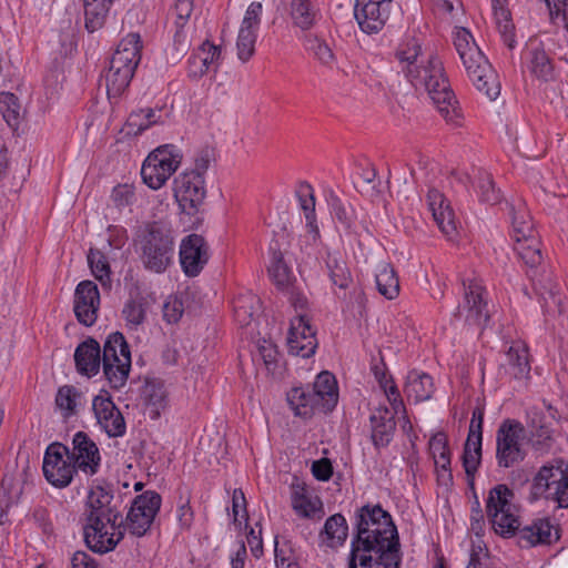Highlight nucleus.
<instances>
[{
	"label": "nucleus",
	"instance_id": "f257e3e1",
	"mask_svg": "<svg viewBox=\"0 0 568 568\" xmlns=\"http://www.w3.org/2000/svg\"><path fill=\"white\" fill-rule=\"evenodd\" d=\"M354 526L348 568H399V537L386 510L365 505L356 510Z\"/></svg>",
	"mask_w": 568,
	"mask_h": 568
},
{
	"label": "nucleus",
	"instance_id": "f03ea898",
	"mask_svg": "<svg viewBox=\"0 0 568 568\" xmlns=\"http://www.w3.org/2000/svg\"><path fill=\"white\" fill-rule=\"evenodd\" d=\"M509 210L511 237L514 240V251L518 258L526 266V274L534 285V290L539 297L541 307L546 314L566 316L564 305V287L555 278L550 271L542 270L538 272L537 267L541 265L542 254L540 241L524 201L517 200L507 204Z\"/></svg>",
	"mask_w": 568,
	"mask_h": 568
},
{
	"label": "nucleus",
	"instance_id": "7ed1b4c3",
	"mask_svg": "<svg viewBox=\"0 0 568 568\" xmlns=\"http://www.w3.org/2000/svg\"><path fill=\"white\" fill-rule=\"evenodd\" d=\"M400 71L416 89H425L447 123L460 125L462 112L442 61L425 54L417 38H408L395 51Z\"/></svg>",
	"mask_w": 568,
	"mask_h": 568
},
{
	"label": "nucleus",
	"instance_id": "20e7f679",
	"mask_svg": "<svg viewBox=\"0 0 568 568\" xmlns=\"http://www.w3.org/2000/svg\"><path fill=\"white\" fill-rule=\"evenodd\" d=\"M514 493L506 485H497L490 489L486 501L487 516L494 530L503 537L517 536L521 548L549 545L559 539L548 518H539L520 527L518 507L514 504Z\"/></svg>",
	"mask_w": 568,
	"mask_h": 568
},
{
	"label": "nucleus",
	"instance_id": "39448f33",
	"mask_svg": "<svg viewBox=\"0 0 568 568\" xmlns=\"http://www.w3.org/2000/svg\"><path fill=\"white\" fill-rule=\"evenodd\" d=\"M112 490L101 485L92 487L88 495L84 541L98 554L113 550L125 534L122 516L116 507L112 506Z\"/></svg>",
	"mask_w": 568,
	"mask_h": 568
},
{
	"label": "nucleus",
	"instance_id": "423d86ee",
	"mask_svg": "<svg viewBox=\"0 0 568 568\" xmlns=\"http://www.w3.org/2000/svg\"><path fill=\"white\" fill-rule=\"evenodd\" d=\"M135 245L140 262L146 271L162 274L173 264L174 237L163 223H148L138 235Z\"/></svg>",
	"mask_w": 568,
	"mask_h": 568
},
{
	"label": "nucleus",
	"instance_id": "0eeeda50",
	"mask_svg": "<svg viewBox=\"0 0 568 568\" xmlns=\"http://www.w3.org/2000/svg\"><path fill=\"white\" fill-rule=\"evenodd\" d=\"M142 41L136 32L126 34L118 44L104 73L109 99L119 98L129 87L141 60Z\"/></svg>",
	"mask_w": 568,
	"mask_h": 568
},
{
	"label": "nucleus",
	"instance_id": "6e6552de",
	"mask_svg": "<svg viewBox=\"0 0 568 568\" xmlns=\"http://www.w3.org/2000/svg\"><path fill=\"white\" fill-rule=\"evenodd\" d=\"M531 495L568 508V462L554 458L542 465L532 478Z\"/></svg>",
	"mask_w": 568,
	"mask_h": 568
},
{
	"label": "nucleus",
	"instance_id": "1a4fd4ad",
	"mask_svg": "<svg viewBox=\"0 0 568 568\" xmlns=\"http://www.w3.org/2000/svg\"><path fill=\"white\" fill-rule=\"evenodd\" d=\"M103 374L113 389L122 388L129 378L131 369L130 346L120 332L111 333L103 345Z\"/></svg>",
	"mask_w": 568,
	"mask_h": 568
},
{
	"label": "nucleus",
	"instance_id": "9d476101",
	"mask_svg": "<svg viewBox=\"0 0 568 568\" xmlns=\"http://www.w3.org/2000/svg\"><path fill=\"white\" fill-rule=\"evenodd\" d=\"M526 429L514 418L504 419L496 430V462L500 468H511L523 463L527 456L525 447Z\"/></svg>",
	"mask_w": 568,
	"mask_h": 568
},
{
	"label": "nucleus",
	"instance_id": "9b49d317",
	"mask_svg": "<svg viewBox=\"0 0 568 568\" xmlns=\"http://www.w3.org/2000/svg\"><path fill=\"white\" fill-rule=\"evenodd\" d=\"M182 163V153L173 144H164L153 150L141 168L143 182L152 190H159L176 172Z\"/></svg>",
	"mask_w": 568,
	"mask_h": 568
},
{
	"label": "nucleus",
	"instance_id": "f8f14e48",
	"mask_svg": "<svg viewBox=\"0 0 568 568\" xmlns=\"http://www.w3.org/2000/svg\"><path fill=\"white\" fill-rule=\"evenodd\" d=\"M162 504L161 495L154 490H146L138 495L131 505L125 518V530L135 537H142L151 529L155 516Z\"/></svg>",
	"mask_w": 568,
	"mask_h": 568
},
{
	"label": "nucleus",
	"instance_id": "ddd939ff",
	"mask_svg": "<svg viewBox=\"0 0 568 568\" xmlns=\"http://www.w3.org/2000/svg\"><path fill=\"white\" fill-rule=\"evenodd\" d=\"M42 469L51 485L64 488L71 484L78 467L70 457V449L61 443H53L45 450Z\"/></svg>",
	"mask_w": 568,
	"mask_h": 568
},
{
	"label": "nucleus",
	"instance_id": "4468645a",
	"mask_svg": "<svg viewBox=\"0 0 568 568\" xmlns=\"http://www.w3.org/2000/svg\"><path fill=\"white\" fill-rule=\"evenodd\" d=\"M464 302L458 305L454 317L470 326H483L489 320L485 288L478 278L463 281Z\"/></svg>",
	"mask_w": 568,
	"mask_h": 568
},
{
	"label": "nucleus",
	"instance_id": "2eb2a0df",
	"mask_svg": "<svg viewBox=\"0 0 568 568\" xmlns=\"http://www.w3.org/2000/svg\"><path fill=\"white\" fill-rule=\"evenodd\" d=\"M174 197L181 211L187 215H195L204 204L206 197L205 179L199 174L180 173L174 179Z\"/></svg>",
	"mask_w": 568,
	"mask_h": 568
},
{
	"label": "nucleus",
	"instance_id": "dca6fc26",
	"mask_svg": "<svg viewBox=\"0 0 568 568\" xmlns=\"http://www.w3.org/2000/svg\"><path fill=\"white\" fill-rule=\"evenodd\" d=\"M287 347L292 355L308 358L315 354L317 339L306 313H298L291 320L287 334Z\"/></svg>",
	"mask_w": 568,
	"mask_h": 568
},
{
	"label": "nucleus",
	"instance_id": "f3484780",
	"mask_svg": "<svg viewBox=\"0 0 568 568\" xmlns=\"http://www.w3.org/2000/svg\"><path fill=\"white\" fill-rule=\"evenodd\" d=\"M470 81L476 89L489 100H495L500 94V82L486 57L480 53L464 64Z\"/></svg>",
	"mask_w": 568,
	"mask_h": 568
},
{
	"label": "nucleus",
	"instance_id": "a211bd4d",
	"mask_svg": "<svg viewBox=\"0 0 568 568\" xmlns=\"http://www.w3.org/2000/svg\"><path fill=\"white\" fill-rule=\"evenodd\" d=\"M209 257V246L203 236L190 234L182 240L180 263L186 276H197L206 265Z\"/></svg>",
	"mask_w": 568,
	"mask_h": 568
},
{
	"label": "nucleus",
	"instance_id": "6ab92c4d",
	"mask_svg": "<svg viewBox=\"0 0 568 568\" xmlns=\"http://www.w3.org/2000/svg\"><path fill=\"white\" fill-rule=\"evenodd\" d=\"M70 457L78 469L88 476L95 475L100 469L101 456L99 448L84 432L74 434Z\"/></svg>",
	"mask_w": 568,
	"mask_h": 568
},
{
	"label": "nucleus",
	"instance_id": "aec40b11",
	"mask_svg": "<svg viewBox=\"0 0 568 568\" xmlns=\"http://www.w3.org/2000/svg\"><path fill=\"white\" fill-rule=\"evenodd\" d=\"M92 409L97 422L109 437H120L125 434L124 417L109 395H98L93 398Z\"/></svg>",
	"mask_w": 568,
	"mask_h": 568
},
{
	"label": "nucleus",
	"instance_id": "412c9836",
	"mask_svg": "<svg viewBox=\"0 0 568 568\" xmlns=\"http://www.w3.org/2000/svg\"><path fill=\"white\" fill-rule=\"evenodd\" d=\"M100 307V293L98 286L92 281H82L77 285L74 292V314L77 320L91 326L98 318Z\"/></svg>",
	"mask_w": 568,
	"mask_h": 568
},
{
	"label": "nucleus",
	"instance_id": "4be33fe9",
	"mask_svg": "<svg viewBox=\"0 0 568 568\" xmlns=\"http://www.w3.org/2000/svg\"><path fill=\"white\" fill-rule=\"evenodd\" d=\"M426 202L438 229L449 239L457 233L455 214L445 195L437 189H429Z\"/></svg>",
	"mask_w": 568,
	"mask_h": 568
},
{
	"label": "nucleus",
	"instance_id": "5701e85b",
	"mask_svg": "<svg viewBox=\"0 0 568 568\" xmlns=\"http://www.w3.org/2000/svg\"><path fill=\"white\" fill-rule=\"evenodd\" d=\"M392 9V0L369 7L354 8L355 19L365 33L379 32L386 24Z\"/></svg>",
	"mask_w": 568,
	"mask_h": 568
},
{
	"label": "nucleus",
	"instance_id": "b1692460",
	"mask_svg": "<svg viewBox=\"0 0 568 568\" xmlns=\"http://www.w3.org/2000/svg\"><path fill=\"white\" fill-rule=\"evenodd\" d=\"M528 69L538 80L548 82L556 79L552 59L549 57L541 41L530 40L528 44Z\"/></svg>",
	"mask_w": 568,
	"mask_h": 568
},
{
	"label": "nucleus",
	"instance_id": "393cba45",
	"mask_svg": "<svg viewBox=\"0 0 568 568\" xmlns=\"http://www.w3.org/2000/svg\"><path fill=\"white\" fill-rule=\"evenodd\" d=\"M74 362L81 375L88 377L97 375L102 363L100 344L94 338H87L75 348Z\"/></svg>",
	"mask_w": 568,
	"mask_h": 568
},
{
	"label": "nucleus",
	"instance_id": "a878e982",
	"mask_svg": "<svg viewBox=\"0 0 568 568\" xmlns=\"http://www.w3.org/2000/svg\"><path fill=\"white\" fill-rule=\"evenodd\" d=\"M288 14L294 27L307 31L322 18L317 0H290Z\"/></svg>",
	"mask_w": 568,
	"mask_h": 568
},
{
	"label": "nucleus",
	"instance_id": "bb28decb",
	"mask_svg": "<svg viewBox=\"0 0 568 568\" xmlns=\"http://www.w3.org/2000/svg\"><path fill=\"white\" fill-rule=\"evenodd\" d=\"M481 444L480 420L477 424H475V420H470L469 432L463 453V466L468 477L474 476L480 465Z\"/></svg>",
	"mask_w": 568,
	"mask_h": 568
},
{
	"label": "nucleus",
	"instance_id": "cd10ccee",
	"mask_svg": "<svg viewBox=\"0 0 568 568\" xmlns=\"http://www.w3.org/2000/svg\"><path fill=\"white\" fill-rule=\"evenodd\" d=\"M311 389L322 406V413H329L335 408L338 402V388L333 374L326 371L320 373Z\"/></svg>",
	"mask_w": 568,
	"mask_h": 568
},
{
	"label": "nucleus",
	"instance_id": "c85d7f7f",
	"mask_svg": "<svg viewBox=\"0 0 568 568\" xmlns=\"http://www.w3.org/2000/svg\"><path fill=\"white\" fill-rule=\"evenodd\" d=\"M292 508L303 518H318L323 515V504L317 496H312L304 485H293Z\"/></svg>",
	"mask_w": 568,
	"mask_h": 568
},
{
	"label": "nucleus",
	"instance_id": "c756f323",
	"mask_svg": "<svg viewBox=\"0 0 568 568\" xmlns=\"http://www.w3.org/2000/svg\"><path fill=\"white\" fill-rule=\"evenodd\" d=\"M507 373L516 378H527L530 373L528 346L523 341H514L506 352Z\"/></svg>",
	"mask_w": 568,
	"mask_h": 568
},
{
	"label": "nucleus",
	"instance_id": "7c9ffc66",
	"mask_svg": "<svg viewBox=\"0 0 568 568\" xmlns=\"http://www.w3.org/2000/svg\"><path fill=\"white\" fill-rule=\"evenodd\" d=\"M395 416L387 408L378 409L371 416L372 440L376 447L387 446L396 429Z\"/></svg>",
	"mask_w": 568,
	"mask_h": 568
},
{
	"label": "nucleus",
	"instance_id": "2f4dec72",
	"mask_svg": "<svg viewBox=\"0 0 568 568\" xmlns=\"http://www.w3.org/2000/svg\"><path fill=\"white\" fill-rule=\"evenodd\" d=\"M143 396L151 418H159L169 405V393L164 382L160 378L146 379Z\"/></svg>",
	"mask_w": 568,
	"mask_h": 568
},
{
	"label": "nucleus",
	"instance_id": "473e14b6",
	"mask_svg": "<svg viewBox=\"0 0 568 568\" xmlns=\"http://www.w3.org/2000/svg\"><path fill=\"white\" fill-rule=\"evenodd\" d=\"M287 402L295 415L307 418L316 412H322V406L317 402L311 387H294L287 394Z\"/></svg>",
	"mask_w": 568,
	"mask_h": 568
},
{
	"label": "nucleus",
	"instance_id": "72a5a7b5",
	"mask_svg": "<svg viewBox=\"0 0 568 568\" xmlns=\"http://www.w3.org/2000/svg\"><path fill=\"white\" fill-rule=\"evenodd\" d=\"M325 264L332 284L338 290L343 291L345 297L346 291L354 284L352 273L345 258L339 253L328 252L326 255Z\"/></svg>",
	"mask_w": 568,
	"mask_h": 568
},
{
	"label": "nucleus",
	"instance_id": "f704fd0d",
	"mask_svg": "<svg viewBox=\"0 0 568 568\" xmlns=\"http://www.w3.org/2000/svg\"><path fill=\"white\" fill-rule=\"evenodd\" d=\"M404 392L415 403L427 400L434 393V383L430 375L412 371L408 373Z\"/></svg>",
	"mask_w": 568,
	"mask_h": 568
},
{
	"label": "nucleus",
	"instance_id": "c9c22d12",
	"mask_svg": "<svg viewBox=\"0 0 568 568\" xmlns=\"http://www.w3.org/2000/svg\"><path fill=\"white\" fill-rule=\"evenodd\" d=\"M271 262L268 274L280 291H290L293 287L294 276L292 271L283 260V254L277 248L271 246Z\"/></svg>",
	"mask_w": 568,
	"mask_h": 568
},
{
	"label": "nucleus",
	"instance_id": "e433bc0d",
	"mask_svg": "<svg viewBox=\"0 0 568 568\" xmlns=\"http://www.w3.org/2000/svg\"><path fill=\"white\" fill-rule=\"evenodd\" d=\"M496 26L504 43L514 49L516 45L515 40V26L511 20V13L506 7V0H491Z\"/></svg>",
	"mask_w": 568,
	"mask_h": 568
},
{
	"label": "nucleus",
	"instance_id": "4c0bfd02",
	"mask_svg": "<svg viewBox=\"0 0 568 568\" xmlns=\"http://www.w3.org/2000/svg\"><path fill=\"white\" fill-rule=\"evenodd\" d=\"M21 494V481L13 476H3L0 483V524L7 521L8 510L18 503Z\"/></svg>",
	"mask_w": 568,
	"mask_h": 568
},
{
	"label": "nucleus",
	"instance_id": "58836bf2",
	"mask_svg": "<svg viewBox=\"0 0 568 568\" xmlns=\"http://www.w3.org/2000/svg\"><path fill=\"white\" fill-rule=\"evenodd\" d=\"M82 393L72 385H63L58 388L55 394V407L64 419L78 414V407L81 404Z\"/></svg>",
	"mask_w": 568,
	"mask_h": 568
},
{
	"label": "nucleus",
	"instance_id": "ea45409f",
	"mask_svg": "<svg viewBox=\"0 0 568 568\" xmlns=\"http://www.w3.org/2000/svg\"><path fill=\"white\" fill-rule=\"evenodd\" d=\"M296 196L301 206V210L304 212L306 226L308 230L318 235V226L316 224V215H315V195L313 186L303 181L300 182L296 187Z\"/></svg>",
	"mask_w": 568,
	"mask_h": 568
},
{
	"label": "nucleus",
	"instance_id": "a19ab883",
	"mask_svg": "<svg viewBox=\"0 0 568 568\" xmlns=\"http://www.w3.org/2000/svg\"><path fill=\"white\" fill-rule=\"evenodd\" d=\"M161 123H164L161 110H153L150 108L131 112L126 120L129 133H133L135 135L143 133L152 125Z\"/></svg>",
	"mask_w": 568,
	"mask_h": 568
},
{
	"label": "nucleus",
	"instance_id": "79ce46f5",
	"mask_svg": "<svg viewBox=\"0 0 568 568\" xmlns=\"http://www.w3.org/2000/svg\"><path fill=\"white\" fill-rule=\"evenodd\" d=\"M347 535L348 526L345 517L341 514L328 517L321 532L323 541L329 547L341 546L346 540Z\"/></svg>",
	"mask_w": 568,
	"mask_h": 568
},
{
	"label": "nucleus",
	"instance_id": "37998d69",
	"mask_svg": "<svg viewBox=\"0 0 568 568\" xmlns=\"http://www.w3.org/2000/svg\"><path fill=\"white\" fill-rule=\"evenodd\" d=\"M258 308L260 298L251 292L240 294L233 301L234 317L241 326L248 325Z\"/></svg>",
	"mask_w": 568,
	"mask_h": 568
},
{
	"label": "nucleus",
	"instance_id": "c03bdc74",
	"mask_svg": "<svg viewBox=\"0 0 568 568\" xmlns=\"http://www.w3.org/2000/svg\"><path fill=\"white\" fill-rule=\"evenodd\" d=\"M376 286L379 294L387 300H394L399 294V280L394 267L388 263H382L376 274Z\"/></svg>",
	"mask_w": 568,
	"mask_h": 568
},
{
	"label": "nucleus",
	"instance_id": "a18cd8bd",
	"mask_svg": "<svg viewBox=\"0 0 568 568\" xmlns=\"http://www.w3.org/2000/svg\"><path fill=\"white\" fill-rule=\"evenodd\" d=\"M90 270L104 288H111V268L106 256L99 250L90 248L88 253Z\"/></svg>",
	"mask_w": 568,
	"mask_h": 568
},
{
	"label": "nucleus",
	"instance_id": "49530a36",
	"mask_svg": "<svg viewBox=\"0 0 568 568\" xmlns=\"http://www.w3.org/2000/svg\"><path fill=\"white\" fill-rule=\"evenodd\" d=\"M148 302L143 296L131 297L123 306L122 315L130 328L142 325L146 318Z\"/></svg>",
	"mask_w": 568,
	"mask_h": 568
},
{
	"label": "nucleus",
	"instance_id": "de8ad7c7",
	"mask_svg": "<svg viewBox=\"0 0 568 568\" xmlns=\"http://www.w3.org/2000/svg\"><path fill=\"white\" fill-rule=\"evenodd\" d=\"M454 45L463 61V64L483 53L475 43L471 33L466 28H456L454 33Z\"/></svg>",
	"mask_w": 568,
	"mask_h": 568
},
{
	"label": "nucleus",
	"instance_id": "09e8293b",
	"mask_svg": "<svg viewBox=\"0 0 568 568\" xmlns=\"http://www.w3.org/2000/svg\"><path fill=\"white\" fill-rule=\"evenodd\" d=\"M306 49L321 65L327 69H333L336 65V55L325 40L311 37L307 39Z\"/></svg>",
	"mask_w": 568,
	"mask_h": 568
},
{
	"label": "nucleus",
	"instance_id": "8fccbe9b",
	"mask_svg": "<svg viewBox=\"0 0 568 568\" xmlns=\"http://www.w3.org/2000/svg\"><path fill=\"white\" fill-rule=\"evenodd\" d=\"M85 29L89 32H94L101 29L108 18L111 7L95 3V0H83Z\"/></svg>",
	"mask_w": 568,
	"mask_h": 568
},
{
	"label": "nucleus",
	"instance_id": "3c124183",
	"mask_svg": "<svg viewBox=\"0 0 568 568\" xmlns=\"http://www.w3.org/2000/svg\"><path fill=\"white\" fill-rule=\"evenodd\" d=\"M476 189L481 202L494 205L501 199L500 191L495 187L494 180L487 172L480 171L478 173Z\"/></svg>",
	"mask_w": 568,
	"mask_h": 568
},
{
	"label": "nucleus",
	"instance_id": "603ef678",
	"mask_svg": "<svg viewBox=\"0 0 568 568\" xmlns=\"http://www.w3.org/2000/svg\"><path fill=\"white\" fill-rule=\"evenodd\" d=\"M21 106L18 98L10 92L0 93V112L9 126L16 128L19 122Z\"/></svg>",
	"mask_w": 568,
	"mask_h": 568
},
{
	"label": "nucleus",
	"instance_id": "864d4df0",
	"mask_svg": "<svg viewBox=\"0 0 568 568\" xmlns=\"http://www.w3.org/2000/svg\"><path fill=\"white\" fill-rule=\"evenodd\" d=\"M257 33L240 29L236 40V54L242 62H247L255 53Z\"/></svg>",
	"mask_w": 568,
	"mask_h": 568
},
{
	"label": "nucleus",
	"instance_id": "5fc2aeb1",
	"mask_svg": "<svg viewBox=\"0 0 568 568\" xmlns=\"http://www.w3.org/2000/svg\"><path fill=\"white\" fill-rule=\"evenodd\" d=\"M176 519L181 529L189 530L192 527L194 521V511L191 507L190 494H186V496H183L182 494L180 495L176 509Z\"/></svg>",
	"mask_w": 568,
	"mask_h": 568
},
{
	"label": "nucleus",
	"instance_id": "6e6d98bb",
	"mask_svg": "<svg viewBox=\"0 0 568 568\" xmlns=\"http://www.w3.org/2000/svg\"><path fill=\"white\" fill-rule=\"evenodd\" d=\"M434 459L435 470L437 476V483L442 486H450L453 485V473H452V454H447L444 456H438Z\"/></svg>",
	"mask_w": 568,
	"mask_h": 568
},
{
	"label": "nucleus",
	"instance_id": "4d7b16f0",
	"mask_svg": "<svg viewBox=\"0 0 568 568\" xmlns=\"http://www.w3.org/2000/svg\"><path fill=\"white\" fill-rule=\"evenodd\" d=\"M434 459L435 470L437 476V483L442 486H450L453 485V473H452V454H447L444 456H438Z\"/></svg>",
	"mask_w": 568,
	"mask_h": 568
},
{
	"label": "nucleus",
	"instance_id": "13d9d810",
	"mask_svg": "<svg viewBox=\"0 0 568 568\" xmlns=\"http://www.w3.org/2000/svg\"><path fill=\"white\" fill-rule=\"evenodd\" d=\"M531 427H532V437L534 439V446L536 449H544L548 448L552 440V430L550 426L546 423H542L534 418L531 420Z\"/></svg>",
	"mask_w": 568,
	"mask_h": 568
},
{
	"label": "nucleus",
	"instance_id": "bf43d9fd",
	"mask_svg": "<svg viewBox=\"0 0 568 568\" xmlns=\"http://www.w3.org/2000/svg\"><path fill=\"white\" fill-rule=\"evenodd\" d=\"M196 54L201 58L202 62H204V65L209 67V71H217L219 59L221 57L220 47L214 45L210 41H205L199 48Z\"/></svg>",
	"mask_w": 568,
	"mask_h": 568
},
{
	"label": "nucleus",
	"instance_id": "052dcab7",
	"mask_svg": "<svg viewBox=\"0 0 568 568\" xmlns=\"http://www.w3.org/2000/svg\"><path fill=\"white\" fill-rule=\"evenodd\" d=\"M263 12V6L261 2H252L243 18L242 24L240 29H245L246 31H253L257 33L260 23H261V17Z\"/></svg>",
	"mask_w": 568,
	"mask_h": 568
},
{
	"label": "nucleus",
	"instance_id": "680f3d73",
	"mask_svg": "<svg viewBox=\"0 0 568 568\" xmlns=\"http://www.w3.org/2000/svg\"><path fill=\"white\" fill-rule=\"evenodd\" d=\"M551 20L558 26L568 28V0H545Z\"/></svg>",
	"mask_w": 568,
	"mask_h": 568
},
{
	"label": "nucleus",
	"instance_id": "e2e57ef3",
	"mask_svg": "<svg viewBox=\"0 0 568 568\" xmlns=\"http://www.w3.org/2000/svg\"><path fill=\"white\" fill-rule=\"evenodd\" d=\"M184 312L183 302L176 296H169L163 305V318L169 324L180 321Z\"/></svg>",
	"mask_w": 568,
	"mask_h": 568
},
{
	"label": "nucleus",
	"instance_id": "0e129e2a",
	"mask_svg": "<svg viewBox=\"0 0 568 568\" xmlns=\"http://www.w3.org/2000/svg\"><path fill=\"white\" fill-rule=\"evenodd\" d=\"M428 448L433 458L450 453L447 436L443 432H438L430 437Z\"/></svg>",
	"mask_w": 568,
	"mask_h": 568
},
{
	"label": "nucleus",
	"instance_id": "69168bd1",
	"mask_svg": "<svg viewBox=\"0 0 568 568\" xmlns=\"http://www.w3.org/2000/svg\"><path fill=\"white\" fill-rule=\"evenodd\" d=\"M389 405L392 406L394 415H398L402 412H405L404 402L402 398V395L399 393L398 387L396 386L395 382L390 383L386 387L382 388Z\"/></svg>",
	"mask_w": 568,
	"mask_h": 568
},
{
	"label": "nucleus",
	"instance_id": "338daca9",
	"mask_svg": "<svg viewBox=\"0 0 568 568\" xmlns=\"http://www.w3.org/2000/svg\"><path fill=\"white\" fill-rule=\"evenodd\" d=\"M232 511L234 523L241 524V520L247 521L246 500L241 489H235L232 497Z\"/></svg>",
	"mask_w": 568,
	"mask_h": 568
},
{
	"label": "nucleus",
	"instance_id": "774afa93",
	"mask_svg": "<svg viewBox=\"0 0 568 568\" xmlns=\"http://www.w3.org/2000/svg\"><path fill=\"white\" fill-rule=\"evenodd\" d=\"M212 160L213 159L211 152L209 150H203L196 155L194 160V166L184 171V173L199 174L200 178L205 179V173L207 172Z\"/></svg>",
	"mask_w": 568,
	"mask_h": 568
}]
</instances>
